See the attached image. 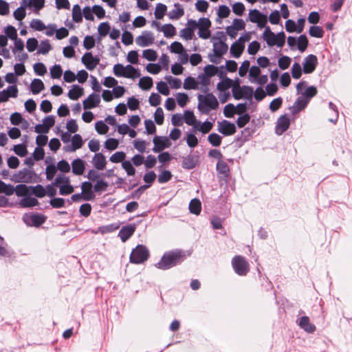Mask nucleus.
<instances>
[{
	"label": "nucleus",
	"mask_w": 352,
	"mask_h": 352,
	"mask_svg": "<svg viewBox=\"0 0 352 352\" xmlns=\"http://www.w3.org/2000/svg\"><path fill=\"white\" fill-rule=\"evenodd\" d=\"M186 258L184 251L175 249L165 252L155 266L160 270H167L181 264Z\"/></svg>",
	"instance_id": "f257e3e1"
},
{
	"label": "nucleus",
	"mask_w": 352,
	"mask_h": 352,
	"mask_svg": "<svg viewBox=\"0 0 352 352\" xmlns=\"http://www.w3.org/2000/svg\"><path fill=\"white\" fill-rule=\"evenodd\" d=\"M206 95L199 94L198 99V110L205 115H208L212 110H215L219 107V102L212 93H206Z\"/></svg>",
	"instance_id": "f03ea898"
},
{
	"label": "nucleus",
	"mask_w": 352,
	"mask_h": 352,
	"mask_svg": "<svg viewBox=\"0 0 352 352\" xmlns=\"http://www.w3.org/2000/svg\"><path fill=\"white\" fill-rule=\"evenodd\" d=\"M150 254L148 248L144 245H138L130 254V262L140 264L148 260Z\"/></svg>",
	"instance_id": "7ed1b4c3"
},
{
	"label": "nucleus",
	"mask_w": 352,
	"mask_h": 352,
	"mask_svg": "<svg viewBox=\"0 0 352 352\" xmlns=\"http://www.w3.org/2000/svg\"><path fill=\"white\" fill-rule=\"evenodd\" d=\"M232 265L234 272L239 276H245L249 272V264L246 259L241 255L232 258Z\"/></svg>",
	"instance_id": "20e7f679"
},
{
	"label": "nucleus",
	"mask_w": 352,
	"mask_h": 352,
	"mask_svg": "<svg viewBox=\"0 0 352 352\" xmlns=\"http://www.w3.org/2000/svg\"><path fill=\"white\" fill-rule=\"evenodd\" d=\"M251 36L249 33H245L241 35L230 47V54L236 58L241 56L245 48V43L250 40Z\"/></svg>",
	"instance_id": "39448f33"
},
{
	"label": "nucleus",
	"mask_w": 352,
	"mask_h": 352,
	"mask_svg": "<svg viewBox=\"0 0 352 352\" xmlns=\"http://www.w3.org/2000/svg\"><path fill=\"white\" fill-rule=\"evenodd\" d=\"M232 95L236 100L245 98L251 101L253 97V88L250 86H234L232 87Z\"/></svg>",
	"instance_id": "423d86ee"
},
{
	"label": "nucleus",
	"mask_w": 352,
	"mask_h": 352,
	"mask_svg": "<svg viewBox=\"0 0 352 352\" xmlns=\"http://www.w3.org/2000/svg\"><path fill=\"white\" fill-rule=\"evenodd\" d=\"M36 177L35 172L30 168H24L15 175V181L21 183H32Z\"/></svg>",
	"instance_id": "0eeeda50"
},
{
	"label": "nucleus",
	"mask_w": 352,
	"mask_h": 352,
	"mask_svg": "<svg viewBox=\"0 0 352 352\" xmlns=\"http://www.w3.org/2000/svg\"><path fill=\"white\" fill-rule=\"evenodd\" d=\"M45 220L44 216L38 213L25 214L23 216V221L28 226L38 227L45 222Z\"/></svg>",
	"instance_id": "6e6552de"
},
{
	"label": "nucleus",
	"mask_w": 352,
	"mask_h": 352,
	"mask_svg": "<svg viewBox=\"0 0 352 352\" xmlns=\"http://www.w3.org/2000/svg\"><path fill=\"white\" fill-rule=\"evenodd\" d=\"M318 65V58L316 55L309 54L307 56L302 63L303 72L305 74H311L316 69Z\"/></svg>",
	"instance_id": "1a4fd4ad"
},
{
	"label": "nucleus",
	"mask_w": 352,
	"mask_h": 352,
	"mask_svg": "<svg viewBox=\"0 0 352 352\" xmlns=\"http://www.w3.org/2000/svg\"><path fill=\"white\" fill-rule=\"evenodd\" d=\"M82 63L88 70H94L99 64L100 58L98 56H94L91 52H86L81 58Z\"/></svg>",
	"instance_id": "9d476101"
},
{
	"label": "nucleus",
	"mask_w": 352,
	"mask_h": 352,
	"mask_svg": "<svg viewBox=\"0 0 352 352\" xmlns=\"http://www.w3.org/2000/svg\"><path fill=\"white\" fill-rule=\"evenodd\" d=\"M140 221L138 223H132L122 227L118 233V236L120 238L122 242H126L135 232L137 226L140 223Z\"/></svg>",
	"instance_id": "9b49d317"
},
{
	"label": "nucleus",
	"mask_w": 352,
	"mask_h": 352,
	"mask_svg": "<svg viewBox=\"0 0 352 352\" xmlns=\"http://www.w3.org/2000/svg\"><path fill=\"white\" fill-rule=\"evenodd\" d=\"M135 42L140 47L151 45L154 43L153 33L148 31H144L141 35L136 38Z\"/></svg>",
	"instance_id": "f8f14e48"
},
{
	"label": "nucleus",
	"mask_w": 352,
	"mask_h": 352,
	"mask_svg": "<svg viewBox=\"0 0 352 352\" xmlns=\"http://www.w3.org/2000/svg\"><path fill=\"white\" fill-rule=\"evenodd\" d=\"M218 131L223 135L228 136L234 134L236 129L234 123L225 120L219 122Z\"/></svg>",
	"instance_id": "ddd939ff"
},
{
	"label": "nucleus",
	"mask_w": 352,
	"mask_h": 352,
	"mask_svg": "<svg viewBox=\"0 0 352 352\" xmlns=\"http://www.w3.org/2000/svg\"><path fill=\"white\" fill-rule=\"evenodd\" d=\"M290 120L287 115L281 116L277 120L276 126V133L278 135H282L289 127Z\"/></svg>",
	"instance_id": "4468645a"
},
{
	"label": "nucleus",
	"mask_w": 352,
	"mask_h": 352,
	"mask_svg": "<svg viewBox=\"0 0 352 352\" xmlns=\"http://www.w3.org/2000/svg\"><path fill=\"white\" fill-rule=\"evenodd\" d=\"M309 102V101L306 98V97H304L301 95L296 98L294 105L289 107L291 113L293 115L299 113L307 106Z\"/></svg>",
	"instance_id": "2eb2a0df"
},
{
	"label": "nucleus",
	"mask_w": 352,
	"mask_h": 352,
	"mask_svg": "<svg viewBox=\"0 0 352 352\" xmlns=\"http://www.w3.org/2000/svg\"><path fill=\"white\" fill-rule=\"evenodd\" d=\"M198 155H188L184 157L182 162V166L184 169L190 170L194 168L199 163Z\"/></svg>",
	"instance_id": "dca6fc26"
},
{
	"label": "nucleus",
	"mask_w": 352,
	"mask_h": 352,
	"mask_svg": "<svg viewBox=\"0 0 352 352\" xmlns=\"http://www.w3.org/2000/svg\"><path fill=\"white\" fill-rule=\"evenodd\" d=\"M228 50V45L223 41H214L213 42V51L214 56L218 58L225 54Z\"/></svg>",
	"instance_id": "f3484780"
},
{
	"label": "nucleus",
	"mask_w": 352,
	"mask_h": 352,
	"mask_svg": "<svg viewBox=\"0 0 352 352\" xmlns=\"http://www.w3.org/2000/svg\"><path fill=\"white\" fill-rule=\"evenodd\" d=\"M100 102V96L96 94H90L83 102V108L85 109H93L98 106Z\"/></svg>",
	"instance_id": "a211bd4d"
},
{
	"label": "nucleus",
	"mask_w": 352,
	"mask_h": 352,
	"mask_svg": "<svg viewBox=\"0 0 352 352\" xmlns=\"http://www.w3.org/2000/svg\"><path fill=\"white\" fill-rule=\"evenodd\" d=\"M91 162L94 168L99 170H104L107 164L106 157L101 153H96L93 157Z\"/></svg>",
	"instance_id": "6ab92c4d"
},
{
	"label": "nucleus",
	"mask_w": 352,
	"mask_h": 352,
	"mask_svg": "<svg viewBox=\"0 0 352 352\" xmlns=\"http://www.w3.org/2000/svg\"><path fill=\"white\" fill-rule=\"evenodd\" d=\"M72 173L76 175H81L85 170V162L80 158H76L72 162Z\"/></svg>",
	"instance_id": "aec40b11"
},
{
	"label": "nucleus",
	"mask_w": 352,
	"mask_h": 352,
	"mask_svg": "<svg viewBox=\"0 0 352 352\" xmlns=\"http://www.w3.org/2000/svg\"><path fill=\"white\" fill-rule=\"evenodd\" d=\"M276 34L272 32L269 26L265 27L263 34V38L266 41L268 46L272 47L276 45Z\"/></svg>",
	"instance_id": "412c9836"
},
{
	"label": "nucleus",
	"mask_w": 352,
	"mask_h": 352,
	"mask_svg": "<svg viewBox=\"0 0 352 352\" xmlns=\"http://www.w3.org/2000/svg\"><path fill=\"white\" fill-rule=\"evenodd\" d=\"M19 204L21 208H26L38 206V201L36 198L27 195L19 201Z\"/></svg>",
	"instance_id": "4be33fe9"
},
{
	"label": "nucleus",
	"mask_w": 352,
	"mask_h": 352,
	"mask_svg": "<svg viewBox=\"0 0 352 352\" xmlns=\"http://www.w3.org/2000/svg\"><path fill=\"white\" fill-rule=\"evenodd\" d=\"M299 326L308 333H313L316 330L314 324H311L307 316H302L299 321Z\"/></svg>",
	"instance_id": "5701e85b"
},
{
	"label": "nucleus",
	"mask_w": 352,
	"mask_h": 352,
	"mask_svg": "<svg viewBox=\"0 0 352 352\" xmlns=\"http://www.w3.org/2000/svg\"><path fill=\"white\" fill-rule=\"evenodd\" d=\"M84 94V89L78 85H74L72 86V89H70L68 92V97L73 100H78L80 96H82Z\"/></svg>",
	"instance_id": "b1692460"
},
{
	"label": "nucleus",
	"mask_w": 352,
	"mask_h": 352,
	"mask_svg": "<svg viewBox=\"0 0 352 352\" xmlns=\"http://www.w3.org/2000/svg\"><path fill=\"white\" fill-rule=\"evenodd\" d=\"M176 9H173L168 13V17L172 20H177L184 14V10L179 3H175Z\"/></svg>",
	"instance_id": "393cba45"
},
{
	"label": "nucleus",
	"mask_w": 352,
	"mask_h": 352,
	"mask_svg": "<svg viewBox=\"0 0 352 352\" xmlns=\"http://www.w3.org/2000/svg\"><path fill=\"white\" fill-rule=\"evenodd\" d=\"M14 192L17 197H25L27 195H30V186H27L25 184H20L14 187Z\"/></svg>",
	"instance_id": "a878e982"
},
{
	"label": "nucleus",
	"mask_w": 352,
	"mask_h": 352,
	"mask_svg": "<svg viewBox=\"0 0 352 352\" xmlns=\"http://www.w3.org/2000/svg\"><path fill=\"white\" fill-rule=\"evenodd\" d=\"M197 79L199 80V84L201 85V87L199 88L200 90L204 93L208 92V86L210 83V79L204 73L199 74L197 76Z\"/></svg>",
	"instance_id": "bb28decb"
},
{
	"label": "nucleus",
	"mask_w": 352,
	"mask_h": 352,
	"mask_svg": "<svg viewBox=\"0 0 352 352\" xmlns=\"http://www.w3.org/2000/svg\"><path fill=\"white\" fill-rule=\"evenodd\" d=\"M45 89L44 83L41 79L34 78L31 82V91L38 94Z\"/></svg>",
	"instance_id": "cd10ccee"
},
{
	"label": "nucleus",
	"mask_w": 352,
	"mask_h": 352,
	"mask_svg": "<svg viewBox=\"0 0 352 352\" xmlns=\"http://www.w3.org/2000/svg\"><path fill=\"white\" fill-rule=\"evenodd\" d=\"M216 168L219 174L223 175L224 177H228L230 173V168L228 164L223 161L219 160L217 162Z\"/></svg>",
	"instance_id": "c85d7f7f"
},
{
	"label": "nucleus",
	"mask_w": 352,
	"mask_h": 352,
	"mask_svg": "<svg viewBox=\"0 0 352 352\" xmlns=\"http://www.w3.org/2000/svg\"><path fill=\"white\" fill-rule=\"evenodd\" d=\"M233 81L232 79L229 78H225L219 82H218L217 89L219 91H225L230 89V87H233Z\"/></svg>",
	"instance_id": "c756f323"
},
{
	"label": "nucleus",
	"mask_w": 352,
	"mask_h": 352,
	"mask_svg": "<svg viewBox=\"0 0 352 352\" xmlns=\"http://www.w3.org/2000/svg\"><path fill=\"white\" fill-rule=\"evenodd\" d=\"M189 210L191 213L199 214L201 212V204L198 199H193L190 201Z\"/></svg>",
	"instance_id": "7c9ffc66"
},
{
	"label": "nucleus",
	"mask_w": 352,
	"mask_h": 352,
	"mask_svg": "<svg viewBox=\"0 0 352 352\" xmlns=\"http://www.w3.org/2000/svg\"><path fill=\"white\" fill-rule=\"evenodd\" d=\"M30 189H31L30 195H34L36 197L42 198V197H45L46 195V191H45V188L41 184H37L35 186H30Z\"/></svg>",
	"instance_id": "2f4dec72"
},
{
	"label": "nucleus",
	"mask_w": 352,
	"mask_h": 352,
	"mask_svg": "<svg viewBox=\"0 0 352 352\" xmlns=\"http://www.w3.org/2000/svg\"><path fill=\"white\" fill-rule=\"evenodd\" d=\"M14 186L10 184H6L0 180V194L4 193L6 195L10 196L14 192Z\"/></svg>",
	"instance_id": "473e14b6"
},
{
	"label": "nucleus",
	"mask_w": 352,
	"mask_h": 352,
	"mask_svg": "<svg viewBox=\"0 0 352 352\" xmlns=\"http://www.w3.org/2000/svg\"><path fill=\"white\" fill-rule=\"evenodd\" d=\"M138 85L142 89L148 90L153 85V79L149 76H144L140 79Z\"/></svg>",
	"instance_id": "72a5a7b5"
},
{
	"label": "nucleus",
	"mask_w": 352,
	"mask_h": 352,
	"mask_svg": "<svg viewBox=\"0 0 352 352\" xmlns=\"http://www.w3.org/2000/svg\"><path fill=\"white\" fill-rule=\"evenodd\" d=\"M309 44L307 37L305 34L300 35L297 38V48L300 52H303L307 49Z\"/></svg>",
	"instance_id": "f704fd0d"
},
{
	"label": "nucleus",
	"mask_w": 352,
	"mask_h": 352,
	"mask_svg": "<svg viewBox=\"0 0 352 352\" xmlns=\"http://www.w3.org/2000/svg\"><path fill=\"white\" fill-rule=\"evenodd\" d=\"M199 82L193 77L188 76L184 82V89H197Z\"/></svg>",
	"instance_id": "c9c22d12"
},
{
	"label": "nucleus",
	"mask_w": 352,
	"mask_h": 352,
	"mask_svg": "<svg viewBox=\"0 0 352 352\" xmlns=\"http://www.w3.org/2000/svg\"><path fill=\"white\" fill-rule=\"evenodd\" d=\"M153 141H155L157 144L162 148L165 149L170 147L171 143L166 136H155Z\"/></svg>",
	"instance_id": "e433bc0d"
},
{
	"label": "nucleus",
	"mask_w": 352,
	"mask_h": 352,
	"mask_svg": "<svg viewBox=\"0 0 352 352\" xmlns=\"http://www.w3.org/2000/svg\"><path fill=\"white\" fill-rule=\"evenodd\" d=\"M72 19L76 23H80L82 21V14L80 6L76 4L72 9Z\"/></svg>",
	"instance_id": "4c0bfd02"
},
{
	"label": "nucleus",
	"mask_w": 352,
	"mask_h": 352,
	"mask_svg": "<svg viewBox=\"0 0 352 352\" xmlns=\"http://www.w3.org/2000/svg\"><path fill=\"white\" fill-rule=\"evenodd\" d=\"M309 34L315 38H322L324 35V30L320 26L312 25L309 28Z\"/></svg>",
	"instance_id": "58836bf2"
},
{
	"label": "nucleus",
	"mask_w": 352,
	"mask_h": 352,
	"mask_svg": "<svg viewBox=\"0 0 352 352\" xmlns=\"http://www.w3.org/2000/svg\"><path fill=\"white\" fill-rule=\"evenodd\" d=\"M125 74L129 75V76H124L128 78H135L140 76V71L131 65H127L126 66Z\"/></svg>",
	"instance_id": "ea45409f"
},
{
	"label": "nucleus",
	"mask_w": 352,
	"mask_h": 352,
	"mask_svg": "<svg viewBox=\"0 0 352 352\" xmlns=\"http://www.w3.org/2000/svg\"><path fill=\"white\" fill-rule=\"evenodd\" d=\"M164 36L167 38L173 37L175 34V28L172 24H165L161 28Z\"/></svg>",
	"instance_id": "a19ab883"
},
{
	"label": "nucleus",
	"mask_w": 352,
	"mask_h": 352,
	"mask_svg": "<svg viewBox=\"0 0 352 352\" xmlns=\"http://www.w3.org/2000/svg\"><path fill=\"white\" fill-rule=\"evenodd\" d=\"M167 10V7L166 5L159 3L157 4L155 10V16L157 19H161L164 17L166 12Z\"/></svg>",
	"instance_id": "79ce46f5"
},
{
	"label": "nucleus",
	"mask_w": 352,
	"mask_h": 352,
	"mask_svg": "<svg viewBox=\"0 0 352 352\" xmlns=\"http://www.w3.org/2000/svg\"><path fill=\"white\" fill-rule=\"evenodd\" d=\"M69 183L70 179L68 177L65 176L64 174H58L54 179L53 184L55 186L60 187V185H65Z\"/></svg>",
	"instance_id": "37998d69"
},
{
	"label": "nucleus",
	"mask_w": 352,
	"mask_h": 352,
	"mask_svg": "<svg viewBox=\"0 0 352 352\" xmlns=\"http://www.w3.org/2000/svg\"><path fill=\"white\" fill-rule=\"evenodd\" d=\"M262 16H265V14L261 13L259 10L254 9L250 11L248 18L252 23H256L258 22V20L261 19Z\"/></svg>",
	"instance_id": "c03bdc74"
},
{
	"label": "nucleus",
	"mask_w": 352,
	"mask_h": 352,
	"mask_svg": "<svg viewBox=\"0 0 352 352\" xmlns=\"http://www.w3.org/2000/svg\"><path fill=\"white\" fill-rule=\"evenodd\" d=\"M52 49V46L48 40L42 41L40 43L38 54H47Z\"/></svg>",
	"instance_id": "a18cd8bd"
},
{
	"label": "nucleus",
	"mask_w": 352,
	"mask_h": 352,
	"mask_svg": "<svg viewBox=\"0 0 352 352\" xmlns=\"http://www.w3.org/2000/svg\"><path fill=\"white\" fill-rule=\"evenodd\" d=\"M303 72V68L302 69L301 65L298 63H294L292 67V76L294 79H299L302 76V72Z\"/></svg>",
	"instance_id": "49530a36"
},
{
	"label": "nucleus",
	"mask_w": 352,
	"mask_h": 352,
	"mask_svg": "<svg viewBox=\"0 0 352 352\" xmlns=\"http://www.w3.org/2000/svg\"><path fill=\"white\" fill-rule=\"evenodd\" d=\"M57 168L54 164H49L47 166L45 169L46 179L48 181H51L57 173Z\"/></svg>",
	"instance_id": "de8ad7c7"
},
{
	"label": "nucleus",
	"mask_w": 352,
	"mask_h": 352,
	"mask_svg": "<svg viewBox=\"0 0 352 352\" xmlns=\"http://www.w3.org/2000/svg\"><path fill=\"white\" fill-rule=\"evenodd\" d=\"M45 6V0H29L28 4H25L27 7H33L35 11H39Z\"/></svg>",
	"instance_id": "09e8293b"
},
{
	"label": "nucleus",
	"mask_w": 352,
	"mask_h": 352,
	"mask_svg": "<svg viewBox=\"0 0 352 352\" xmlns=\"http://www.w3.org/2000/svg\"><path fill=\"white\" fill-rule=\"evenodd\" d=\"M83 144L82 138L80 135L75 134L72 138V150H77L82 147Z\"/></svg>",
	"instance_id": "8fccbe9b"
},
{
	"label": "nucleus",
	"mask_w": 352,
	"mask_h": 352,
	"mask_svg": "<svg viewBox=\"0 0 352 352\" xmlns=\"http://www.w3.org/2000/svg\"><path fill=\"white\" fill-rule=\"evenodd\" d=\"M126 67L120 63H117L113 67V74L117 77L129 76L128 74H125Z\"/></svg>",
	"instance_id": "3c124183"
},
{
	"label": "nucleus",
	"mask_w": 352,
	"mask_h": 352,
	"mask_svg": "<svg viewBox=\"0 0 352 352\" xmlns=\"http://www.w3.org/2000/svg\"><path fill=\"white\" fill-rule=\"evenodd\" d=\"M142 56L149 61H155L157 58V52L153 49H147L143 51Z\"/></svg>",
	"instance_id": "603ef678"
},
{
	"label": "nucleus",
	"mask_w": 352,
	"mask_h": 352,
	"mask_svg": "<svg viewBox=\"0 0 352 352\" xmlns=\"http://www.w3.org/2000/svg\"><path fill=\"white\" fill-rule=\"evenodd\" d=\"M172 173L170 171L164 170L162 171L158 175V182L160 184H164L170 181L172 178Z\"/></svg>",
	"instance_id": "864d4df0"
},
{
	"label": "nucleus",
	"mask_w": 352,
	"mask_h": 352,
	"mask_svg": "<svg viewBox=\"0 0 352 352\" xmlns=\"http://www.w3.org/2000/svg\"><path fill=\"white\" fill-rule=\"evenodd\" d=\"M27 6H25V5L24 6H21L19 8H18L17 9H16L14 10L13 15L16 20L21 21L25 17V15H26L25 8Z\"/></svg>",
	"instance_id": "5fc2aeb1"
},
{
	"label": "nucleus",
	"mask_w": 352,
	"mask_h": 352,
	"mask_svg": "<svg viewBox=\"0 0 352 352\" xmlns=\"http://www.w3.org/2000/svg\"><path fill=\"white\" fill-rule=\"evenodd\" d=\"M164 78L173 89H179L182 86V81L179 78H173L171 76H166Z\"/></svg>",
	"instance_id": "6e6d98bb"
},
{
	"label": "nucleus",
	"mask_w": 352,
	"mask_h": 352,
	"mask_svg": "<svg viewBox=\"0 0 352 352\" xmlns=\"http://www.w3.org/2000/svg\"><path fill=\"white\" fill-rule=\"evenodd\" d=\"M221 137L218 135L217 133H212L210 134L208 137V142L213 146H220L221 143Z\"/></svg>",
	"instance_id": "4d7b16f0"
},
{
	"label": "nucleus",
	"mask_w": 352,
	"mask_h": 352,
	"mask_svg": "<svg viewBox=\"0 0 352 352\" xmlns=\"http://www.w3.org/2000/svg\"><path fill=\"white\" fill-rule=\"evenodd\" d=\"M126 157L125 153L122 151H117L113 153L109 158V160L113 163H119L124 162Z\"/></svg>",
	"instance_id": "13d9d810"
},
{
	"label": "nucleus",
	"mask_w": 352,
	"mask_h": 352,
	"mask_svg": "<svg viewBox=\"0 0 352 352\" xmlns=\"http://www.w3.org/2000/svg\"><path fill=\"white\" fill-rule=\"evenodd\" d=\"M292 59L287 56H282L278 60L279 67L285 70L287 69L291 63Z\"/></svg>",
	"instance_id": "bf43d9fd"
},
{
	"label": "nucleus",
	"mask_w": 352,
	"mask_h": 352,
	"mask_svg": "<svg viewBox=\"0 0 352 352\" xmlns=\"http://www.w3.org/2000/svg\"><path fill=\"white\" fill-rule=\"evenodd\" d=\"M110 30L111 27L107 22L101 23L98 28V33L100 36L102 37L106 36L109 34Z\"/></svg>",
	"instance_id": "052dcab7"
},
{
	"label": "nucleus",
	"mask_w": 352,
	"mask_h": 352,
	"mask_svg": "<svg viewBox=\"0 0 352 352\" xmlns=\"http://www.w3.org/2000/svg\"><path fill=\"white\" fill-rule=\"evenodd\" d=\"M14 152L20 157H24L28 153L26 146L23 144L14 145L13 147Z\"/></svg>",
	"instance_id": "680f3d73"
},
{
	"label": "nucleus",
	"mask_w": 352,
	"mask_h": 352,
	"mask_svg": "<svg viewBox=\"0 0 352 352\" xmlns=\"http://www.w3.org/2000/svg\"><path fill=\"white\" fill-rule=\"evenodd\" d=\"M108 187V183L103 179L98 180L94 186V190L96 192H104Z\"/></svg>",
	"instance_id": "e2e57ef3"
},
{
	"label": "nucleus",
	"mask_w": 352,
	"mask_h": 352,
	"mask_svg": "<svg viewBox=\"0 0 352 352\" xmlns=\"http://www.w3.org/2000/svg\"><path fill=\"white\" fill-rule=\"evenodd\" d=\"M318 93L317 89L314 86L308 87L305 91L302 93V96L306 97V98L310 101L311 98L315 96Z\"/></svg>",
	"instance_id": "0e129e2a"
},
{
	"label": "nucleus",
	"mask_w": 352,
	"mask_h": 352,
	"mask_svg": "<svg viewBox=\"0 0 352 352\" xmlns=\"http://www.w3.org/2000/svg\"><path fill=\"white\" fill-rule=\"evenodd\" d=\"M204 74L210 79L211 77L217 74L218 67L213 65H208L204 67Z\"/></svg>",
	"instance_id": "69168bd1"
},
{
	"label": "nucleus",
	"mask_w": 352,
	"mask_h": 352,
	"mask_svg": "<svg viewBox=\"0 0 352 352\" xmlns=\"http://www.w3.org/2000/svg\"><path fill=\"white\" fill-rule=\"evenodd\" d=\"M63 70L60 65H54L50 69V75L52 78L58 79L61 77Z\"/></svg>",
	"instance_id": "338daca9"
},
{
	"label": "nucleus",
	"mask_w": 352,
	"mask_h": 352,
	"mask_svg": "<svg viewBox=\"0 0 352 352\" xmlns=\"http://www.w3.org/2000/svg\"><path fill=\"white\" fill-rule=\"evenodd\" d=\"M230 14V8L226 5L219 6L217 15L219 19L227 18Z\"/></svg>",
	"instance_id": "774afa93"
}]
</instances>
